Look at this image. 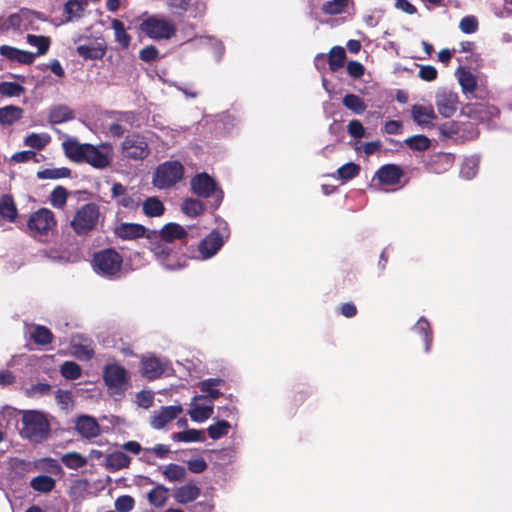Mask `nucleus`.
<instances>
[{
	"label": "nucleus",
	"instance_id": "f257e3e1",
	"mask_svg": "<svg viewBox=\"0 0 512 512\" xmlns=\"http://www.w3.org/2000/svg\"><path fill=\"white\" fill-rule=\"evenodd\" d=\"M188 236V232L178 223L170 222L165 224L160 231L150 230L147 235L148 249L153 253L156 260L166 269L175 270L185 266L177 258V253L170 244L174 240H182Z\"/></svg>",
	"mask_w": 512,
	"mask_h": 512
},
{
	"label": "nucleus",
	"instance_id": "f03ea898",
	"mask_svg": "<svg viewBox=\"0 0 512 512\" xmlns=\"http://www.w3.org/2000/svg\"><path fill=\"white\" fill-rule=\"evenodd\" d=\"M137 33L155 41L170 40L177 33L175 23L166 17L144 13L139 19Z\"/></svg>",
	"mask_w": 512,
	"mask_h": 512
},
{
	"label": "nucleus",
	"instance_id": "7ed1b4c3",
	"mask_svg": "<svg viewBox=\"0 0 512 512\" xmlns=\"http://www.w3.org/2000/svg\"><path fill=\"white\" fill-rule=\"evenodd\" d=\"M104 219L100 206L97 203L89 202L75 211L70 220V227L77 236L86 237L97 230Z\"/></svg>",
	"mask_w": 512,
	"mask_h": 512
},
{
	"label": "nucleus",
	"instance_id": "20e7f679",
	"mask_svg": "<svg viewBox=\"0 0 512 512\" xmlns=\"http://www.w3.org/2000/svg\"><path fill=\"white\" fill-rule=\"evenodd\" d=\"M21 423V436L33 443H42L50 436V422L47 415L42 411L24 410Z\"/></svg>",
	"mask_w": 512,
	"mask_h": 512
},
{
	"label": "nucleus",
	"instance_id": "39448f33",
	"mask_svg": "<svg viewBox=\"0 0 512 512\" xmlns=\"http://www.w3.org/2000/svg\"><path fill=\"white\" fill-rule=\"evenodd\" d=\"M190 190L198 198L211 199L208 201V208L212 212L219 208L224 198L221 187L206 172L197 173L191 178Z\"/></svg>",
	"mask_w": 512,
	"mask_h": 512
},
{
	"label": "nucleus",
	"instance_id": "423d86ee",
	"mask_svg": "<svg viewBox=\"0 0 512 512\" xmlns=\"http://www.w3.org/2000/svg\"><path fill=\"white\" fill-rule=\"evenodd\" d=\"M92 265L97 274L117 279L121 276L123 257L115 249L106 248L94 253Z\"/></svg>",
	"mask_w": 512,
	"mask_h": 512
},
{
	"label": "nucleus",
	"instance_id": "0eeeda50",
	"mask_svg": "<svg viewBox=\"0 0 512 512\" xmlns=\"http://www.w3.org/2000/svg\"><path fill=\"white\" fill-rule=\"evenodd\" d=\"M184 166L176 160L159 164L152 177V184L158 189H170L183 179Z\"/></svg>",
	"mask_w": 512,
	"mask_h": 512
},
{
	"label": "nucleus",
	"instance_id": "6e6552de",
	"mask_svg": "<svg viewBox=\"0 0 512 512\" xmlns=\"http://www.w3.org/2000/svg\"><path fill=\"white\" fill-rule=\"evenodd\" d=\"M57 225L54 213L47 208H40L33 212L26 225V232L32 237L46 236Z\"/></svg>",
	"mask_w": 512,
	"mask_h": 512
},
{
	"label": "nucleus",
	"instance_id": "1a4fd4ad",
	"mask_svg": "<svg viewBox=\"0 0 512 512\" xmlns=\"http://www.w3.org/2000/svg\"><path fill=\"white\" fill-rule=\"evenodd\" d=\"M121 152L127 159L141 161L148 157L150 148L142 134L132 133L128 134L121 143Z\"/></svg>",
	"mask_w": 512,
	"mask_h": 512
},
{
	"label": "nucleus",
	"instance_id": "9d476101",
	"mask_svg": "<svg viewBox=\"0 0 512 512\" xmlns=\"http://www.w3.org/2000/svg\"><path fill=\"white\" fill-rule=\"evenodd\" d=\"M103 380L110 394H123L129 380L126 369L119 364H107L103 370Z\"/></svg>",
	"mask_w": 512,
	"mask_h": 512
},
{
	"label": "nucleus",
	"instance_id": "9b49d317",
	"mask_svg": "<svg viewBox=\"0 0 512 512\" xmlns=\"http://www.w3.org/2000/svg\"><path fill=\"white\" fill-rule=\"evenodd\" d=\"M113 156V146L111 143L102 142L98 146L90 144L84 163L96 169H105L111 165Z\"/></svg>",
	"mask_w": 512,
	"mask_h": 512
},
{
	"label": "nucleus",
	"instance_id": "f8f14e48",
	"mask_svg": "<svg viewBox=\"0 0 512 512\" xmlns=\"http://www.w3.org/2000/svg\"><path fill=\"white\" fill-rule=\"evenodd\" d=\"M229 234L224 235L220 230L213 229L198 245V250L203 259L214 256L223 246L224 238H228Z\"/></svg>",
	"mask_w": 512,
	"mask_h": 512
},
{
	"label": "nucleus",
	"instance_id": "ddd939ff",
	"mask_svg": "<svg viewBox=\"0 0 512 512\" xmlns=\"http://www.w3.org/2000/svg\"><path fill=\"white\" fill-rule=\"evenodd\" d=\"M458 95L455 92L442 90L436 94L435 105L440 115L450 118L458 108Z\"/></svg>",
	"mask_w": 512,
	"mask_h": 512
},
{
	"label": "nucleus",
	"instance_id": "4468645a",
	"mask_svg": "<svg viewBox=\"0 0 512 512\" xmlns=\"http://www.w3.org/2000/svg\"><path fill=\"white\" fill-rule=\"evenodd\" d=\"M404 176V170L396 164L382 165L373 177L380 185L394 186L398 185Z\"/></svg>",
	"mask_w": 512,
	"mask_h": 512
},
{
	"label": "nucleus",
	"instance_id": "2eb2a0df",
	"mask_svg": "<svg viewBox=\"0 0 512 512\" xmlns=\"http://www.w3.org/2000/svg\"><path fill=\"white\" fill-rule=\"evenodd\" d=\"M90 143H80L76 138L67 136L62 142L65 156L72 162L84 163Z\"/></svg>",
	"mask_w": 512,
	"mask_h": 512
},
{
	"label": "nucleus",
	"instance_id": "dca6fc26",
	"mask_svg": "<svg viewBox=\"0 0 512 512\" xmlns=\"http://www.w3.org/2000/svg\"><path fill=\"white\" fill-rule=\"evenodd\" d=\"M149 231L141 224L129 222H122L114 228L115 236L121 240H136L143 237L147 239Z\"/></svg>",
	"mask_w": 512,
	"mask_h": 512
},
{
	"label": "nucleus",
	"instance_id": "f3484780",
	"mask_svg": "<svg viewBox=\"0 0 512 512\" xmlns=\"http://www.w3.org/2000/svg\"><path fill=\"white\" fill-rule=\"evenodd\" d=\"M168 365L157 357H143L141 360V374L148 380L160 378L166 371Z\"/></svg>",
	"mask_w": 512,
	"mask_h": 512
},
{
	"label": "nucleus",
	"instance_id": "a211bd4d",
	"mask_svg": "<svg viewBox=\"0 0 512 512\" xmlns=\"http://www.w3.org/2000/svg\"><path fill=\"white\" fill-rule=\"evenodd\" d=\"M183 411L180 405L163 406L158 411H155L151 418V426L154 429H162L168 423L173 421Z\"/></svg>",
	"mask_w": 512,
	"mask_h": 512
},
{
	"label": "nucleus",
	"instance_id": "6ab92c4d",
	"mask_svg": "<svg viewBox=\"0 0 512 512\" xmlns=\"http://www.w3.org/2000/svg\"><path fill=\"white\" fill-rule=\"evenodd\" d=\"M76 431L86 439H92L100 434V425L92 416H79L75 422Z\"/></svg>",
	"mask_w": 512,
	"mask_h": 512
},
{
	"label": "nucleus",
	"instance_id": "aec40b11",
	"mask_svg": "<svg viewBox=\"0 0 512 512\" xmlns=\"http://www.w3.org/2000/svg\"><path fill=\"white\" fill-rule=\"evenodd\" d=\"M0 55L7 60L30 65L35 61L36 55L32 52L18 49L9 45L0 46Z\"/></svg>",
	"mask_w": 512,
	"mask_h": 512
},
{
	"label": "nucleus",
	"instance_id": "412c9836",
	"mask_svg": "<svg viewBox=\"0 0 512 512\" xmlns=\"http://www.w3.org/2000/svg\"><path fill=\"white\" fill-rule=\"evenodd\" d=\"M225 380L222 378H208L198 383V388L204 395L196 396L195 399H218L222 393L218 387L225 385Z\"/></svg>",
	"mask_w": 512,
	"mask_h": 512
},
{
	"label": "nucleus",
	"instance_id": "4be33fe9",
	"mask_svg": "<svg viewBox=\"0 0 512 512\" xmlns=\"http://www.w3.org/2000/svg\"><path fill=\"white\" fill-rule=\"evenodd\" d=\"M18 218V209L12 195L0 196V223H14Z\"/></svg>",
	"mask_w": 512,
	"mask_h": 512
},
{
	"label": "nucleus",
	"instance_id": "5701e85b",
	"mask_svg": "<svg viewBox=\"0 0 512 512\" xmlns=\"http://www.w3.org/2000/svg\"><path fill=\"white\" fill-rule=\"evenodd\" d=\"M500 110L487 103H479L469 108V116L473 117L481 122L490 121L496 117H499Z\"/></svg>",
	"mask_w": 512,
	"mask_h": 512
},
{
	"label": "nucleus",
	"instance_id": "b1692460",
	"mask_svg": "<svg viewBox=\"0 0 512 512\" xmlns=\"http://www.w3.org/2000/svg\"><path fill=\"white\" fill-rule=\"evenodd\" d=\"M201 494V489L193 483L182 485L174 490L173 497L180 504H187L196 500Z\"/></svg>",
	"mask_w": 512,
	"mask_h": 512
},
{
	"label": "nucleus",
	"instance_id": "393cba45",
	"mask_svg": "<svg viewBox=\"0 0 512 512\" xmlns=\"http://www.w3.org/2000/svg\"><path fill=\"white\" fill-rule=\"evenodd\" d=\"M411 115L413 120L421 126L431 125L437 117L431 106L426 107L418 104L412 106Z\"/></svg>",
	"mask_w": 512,
	"mask_h": 512
},
{
	"label": "nucleus",
	"instance_id": "a878e982",
	"mask_svg": "<svg viewBox=\"0 0 512 512\" xmlns=\"http://www.w3.org/2000/svg\"><path fill=\"white\" fill-rule=\"evenodd\" d=\"M24 110L15 105H7L0 108V124L11 126L23 118Z\"/></svg>",
	"mask_w": 512,
	"mask_h": 512
},
{
	"label": "nucleus",
	"instance_id": "bb28decb",
	"mask_svg": "<svg viewBox=\"0 0 512 512\" xmlns=\"http://www.w3.org/2000/svg\"><path fill=\"white\" fill-rule=\"evenodd\" d=\"M106 465L112 471L127 468L130 465L131 458L122 451H115L106 456Z\"/></svg>",
	"mask_w": 512,
	"mask_h": 512
},
{
	"label": "nucleus",
	"instance_id": "cd10ccee",
	"mask_svg": "<svg viewBox=\"0 0 512 512\" xmlns=\"http://www.w3.org/2000/svg\"><path fill=\"white\" fill-rule=\"evenodd\" d=\"M111 27L114 30L115 41L122 49H128L131 45L132 37L127 33L124 23L119 19H113Z\"/></svg>",
	"mask_w": 512,
	"mask_h": 512
},
{
	"label": "nucleus",
	"instance_id": "c85d7f7f",
	"mask_svg": "<svg viewBox=\"0 0 512 512\" xmlns=\"http://www.w3.org/2000/svg\"><path fill=\"white\" fill-rule=\"evenodd\" d=\"M30 338L37 345L47 346L53 342L54 335L46 326L33 325Z\"/></svg>",
	"mask_w": 512,
	"mask_h": 512
},
{
	"label": "nucleus",
	"instance_id": "c756f323",
	"mask_svg": "<svg viewBox=\"0 0 512 512\" xmlns=\"http://www.w3.org/2000/svg\"><path fill=\"white\" fill-rule=\"evenodd\" d=\"M453 162L452 156L448 153L438 152L431 156L428 165L436 173L447 170Z\"/></svg>",
	"mask_w": 512,
	"mask_h": 512
},
{
	"label": "nucleus",
	"instance_id": "7c9ffc66",
	"mask_svg": "<svg viewBox=\"0 0 512 512\" xmlns=\"http://www.w3.org/2000/svg\"><path fill=\"white\" fill-rule=\"evenodd\" d=\"M346 60L345 49L341 46H334L328 53V65L331 72H337L344 66Z\"/></svg>",
	"mask_w": 512,
	"mask_h": 512
},
{
	"label": "nucleus",
	"instance_id": "2f4dec72",
	"mask_svg": "<svg viewBox=\"0 0 512 512\" xmlns=\"http://www.w3.org/2000/svg\"><path fill=\"white\" fill-rule=\"evenodd\" d=\"M182 212L192 218L202 215L205 210V204L196 198H186L181 205Z\"/></svg>",
	"mask_w": 512,
	"mask_h": 512
},
{
	"label": "nucleus",
	"instance_id": "473e14b6",
	"mask_svg": "<svg viewBox=\"0 0 512 512\" xmlns=\"http://www.w3.org/2000/svg\"><path fill=\"white\" fill-rule=\"evenodd\" d=\"M413 330L423 337L425 351L429 352L433 340V332L429 321L421 317L413 326Z\"/></svg>",
	"mask_w": 512,
	"mask_h": 512
},
{
	"label": "nucleus",
	"instance_id": "72a5a7b5",
	"mask_svg": "<svg viewBox=\"0 0 512 512\" xmlns=\"http://www.w3.org/2000/svg\"><path fill=\"white\" fill-rule=\"evenodd\" d=\"M75 115L72 109L66 105H58L50 111L49 120L53 124H60L74 119Z\"/></svg>",
	"mask_w": 512,
	"mask_h": 512
},
{
	"label": "nucleus",
	"instance_id": "f704fd0d",
	"mask_svg": "<svg viewBox=\"0 0 512 512\" xmlns=\"http://www.w3.org/2000/svg\"><path fill=\"white\" fill-rule=\"evenodd\" d=\"M55 480L47 475H38L30 481V487L40 493H49L55 488Z\"/></svg>",
	"mask_w": 512,
	"mask_h": 512
},
{
	"label": "nucleus",
	"instance_id": "c9c22d12",
	"mask_svg": "<svg viewBox=\"0 0 512 512\" xmlns=\"http://www.w3.org/2000/svg\"><path fill=\"white\" fill-rule=\"evenodd\" d=\"M343 105L355 114H362L367 109V105L360 96L348 93L342 99Z\"/></svg>",
	"mask_w": 512,
	"mask_h": 512
},
{
	"label": "nucleus",
	"instance_id": "e433bc0d",
	"mask_svg": "<svg viewBox=\"0 0 512 512\" xmlns=\"http://www.w3.org/2000/svg\"><path fill=\"white\" fill-rule=\"evenodd\" d=\"M35 469L41 470L56 476H61L64 472L61 465L54 458H41L35 462Z\"/></svg>",
	"mask_w": 512,
	"mask_h": 512
},
{
	"label": "nucleus",
	"instance_id": "4c0bfd02",
	"mask_svg": "<svg viewBox=\"0 0 512 512\" xmlns=\"http://www.w3.org/2000/svg\"><path fill=\"white\" fill-rule=\"evenodd\" d=\"M169 490L162 484L156 485L148 493V501L151 505L159 508L163 507L168 499Z\"/></svg>",
	"mask_w": 512,
	"mask_h": 512
},
{
	"label": "nucleus",
	"instance_id": "58836bf2",
	"mask_svg": "<svg viewBox=\"0 0 512 512\" xmlns=\"http://www.w3.org/2000/svg\"><path fill=\"white\" fill-rule=\"evenodd\" d=\"M62 463L69 469H80L87 464V459L79 452H68L62 455Z\"/></svg>",
	"mask_w": 512,
	"mask_h": 512
},
{
	"label": "nucleus",
	"instance_id": "ea45409f",
	"mask_svg": "<svg viewBox=\"0 0 512 512\" xmlns=\"http://www.w3.org/2000/svg\"><path fill=\"white\" fill-rule=\"evenodd\" d=\"M162 475L170 482H181L186 477V470L181 465L170 463L162 470Z\"/></svg>",
	"mask_w": 512,
	"mask_h": 512
},
{
	"label": "nucleus",
	"instance_id": "a19ab883",
	"mask_svg": "<svg viewBox=\"0 0 512 512\" xmlns=\"http://www.w3.org/2000/svg\"><path fill=\"white\" fill-rule=\"evenodd\" d=\"M165 211L163 203L156 197H149L143 203V212L149 217H159Z\"/></svg>",
	"mask_w": 512,
	"mask_h": 512
},
{
	"label": "nucleus",
	"instance_id": "79ce46f5",
	"mask_svg": "<svg viewBox=\"0 0 512 512\" xmlns=\"http://www.w3.org/2000/svg\"><path fill=\"white\" fill-rule=\"evenodd\" d=\"M348 4L349 0H329L322 5L321 11L325 15H339L347 10Z\"/></svg>",
	"mask_w": 512,
	"mask_h": 512
},
{
	"label": "nucleus",
	"instance_id": "37998d69",
	"mask_svg": "<svg viewBox=\"0 0 512 512\" xmlns=\"http://www.w3.org/2000/svg\"><path fill=\"white\" fill-rule=\"evenodd\" d=\"M71 175V170L68 167L61 168H47L37 172L38 179H60L68 178Z\"/></svg>",
	"mask_w": 512,
	"mask_h": 512
},
{
	"label": "nucleus",
	"instance_id": "c03bdc74",
	"mask_svg": "<svg viewBox=\"0 0 512 512\" xmlns=\"http://www.w3.org/2000/svg\"><path fill=\"white\" fill-rule=\"evenodd\" d=\"M27 42L37 47V53L35 55H44L49 50L51 40L48 36L28 34Z\"/></svg>",
	"mask_w": 512,
	"mask_h": 512
},
{
	"label": "nucleus",
	"instance_id": "a18cd8bd",
	"mask_svg": "<svg viewBox=\"0 0 512 512\" xmlns=\"http://www.w3.org/2000/svg\"><path fill=\"white\" fill-rule=\"evenodd\" d=\"M405 144L411 149L415 151H425L427 150L430 145L431 141L428 137L425 135L419 134L414 135L405 140Z\"/></svg>",
	"mask_w": 512,
	"mask_h": 512
},
{
	"label": "nucleus",
	"instance_id": "49530a36",
	"mask_svg": "<svg viewBox=\"0 0 512 512\" xmlns=\"http://www.w3.org/2000/svg\"><path fill=\"white\" fill-rule=\"evenodd\" d=\"M61 375L67 380H76L81 376L82 370L78 363L65 361L60 367Z\"/></svg>",
	"mask_w": 512,
	"mask_h": 512
},
{
	"label": "nucleus",
	"instance_id": "de8ad7c7",
	"mask_svg": "<svg viewBox=\"0 0 512 512\" xmlns=\"http://www.w3.org/2000/svg\"><path fill=\"white\" fill-rule=\"evenodd\" d=\"M68 195L69 193L65 187L56 186L50 195L51 205L55 208H63L66 205Z\"/></svg>",
	"mask_w": 512,
	"mask_h": 512
},
{
	"label": "nucleus",
	"instance_id": "09e8293b",
	"mask_svg": "<svg viewBox=\"0 0 512 512\" xmlns=\"http://www.w3.org/2000/svg\"><path fill=\"white\" fill-rule=\"evenodd\" d=\"M230 423L226 420H219L215 424L207 428L208 435L211 439L217 440L228 434Z\"/></svg>",
	"mask_w": 512,
	"mask_h": 512
},
{
	"label": "nucleus",
	"instance_id": "8fccbe9b",
	"mask_svg": "<svg viewBox=\"0 0 512 512\" xmlns=\"http://www.w3.org/2000/svg\"><path fill=\"white\" fill-rule=\"evenodd\" d=\"M203 432L196 429H188L182 432H177L172 435V439L177 442H197L203 441Z\"/></svg>",
	"mask_w": 512,
	"mask_h": 512
},
{
	"label": "nucleus",
	"instance_id": "3c124183",
	"mask_svg": "<svg viewBox=\"0 0 512 512\" xmlns=\"http://www.w3.org/2000/svg\"><path fill=\"white\" fill-rule=\"evenodd\" d=\"M25 92V87L16 82L0 83V94L6 97H19Z\"/></svg>",
	"mask_w": 512,
	"mask_h": 512
},
{
	"label": "nucleus",
	"instance_id": "603ef678",
	"mask_svg": "<svg viewBox=\"0 0 512 512\" xmlns=\"http://www.w3.org/2000/svg\"><path fill=\"white\" fill-rule=\"evenodd\" d=\"M459 83L464 93H474L477 89V81L470 71L462 70L459 75Z\"/></svg>",
	"mask_w": 512,
	"mask_h": 512
},
{
	"label": "nucleus",
	"instance_id": "864d4df0",
	"mask_svg": "<svg viewBox=\"0 0 512 512\" xmlns=\"http://www.w3.org/2000/svg\"><path fill=\"white\" fill-rule=\"evenodd\" d=\"M50 137L48 135H39L37 133H31L24 139V144L36 150H42L48 143Z\"/></svg>",
	"mask_w": 512,
	"mask_h": 512
},
{
	"label": "nucleus",
	"instance_id": "5fc2aeb1",
	"mask_svg": "<svg viewBox=\"0 0 512 512\" xmlns=\"http://www.w3.org/2000/svg\"><path fill=\"white\" fill-rule=\"evenodd\" d=\"M359 172L360 166L353 162L346 163L337 170L338 177L345 181L355 178Z\"/></svg>",
	"mask_w": 512,
	"mask_h": 512
},
{
	"label": "nucleus",
	"instance_id": "6e6d98bb",
	"mask_svg": "<svg viewBox=\"0 0 512 512\" xmlns=\"http://www.w3.org/2000/svg\"><path fill=\"white\" fill-rule=\"evenodd\" d=\"M76 51L79 56L89 60L101 59L105 53L104 50L90 45H80L76 48Z\"/></svg>",
	"mask_w": 512,
	"mask_h": 512
},
{
	"label": "nucleus",
	"instance_id": "4d7b16f0",
	"mask_svg": "<svg viewBox=\"0 0 512 512\" xmlns=\"http://www.w3.org/2000/svg\"><path fill=\"white\" fill-rule=\"evenodd\" d=\"M213 414V406L197 405L189 412L191 419L195 422H204Z\"/></svg>",
	"mask_w": 512,
	"mask_h": 512
},
{
	"label": "nucleus",
	"instance_id": "13d9d810",
	"mask_svg": "<svg viewBox=\"0 0 512 512\" xmlns=\"http://www.w3.org/2000/svg\"><path fill=\"white\" fill-rule=\"evenodd\" d=\"M139 58L146 63L160 59L159 49L155 45H147L139 51Z\"/></svg>",
	"mask_w": 512,
	"mask_h": 512
},
{
	"label": "nucleus",
	"instance_id": "bf43d9fd",
	"mask_svg": "<svg viewBox=\"0 0 512 512\" xmlns=\"http://www.w3.org/2000/svg\"><path fill=\"white\" fill-rule=\"evenodd\" d=\"M478 20L475 16H466L459 23L460 30L465 34H472L478 30Z\"/></svg>",
	"mask_w": 512,
	"mask_h": 512
},
{
	"label": "nucleus",
	"instance_id": "052dcab7",
	"mask_svg": "<svg viewBox=\"0 0 512 512\" xmlns=\"http://www.w3.org/2000/svg\"><path fill=\"white\" fill-rule=\"evenodd\" d=\"M135 505V500L129 495L119 496L115 501V508L118 512H130Z\"/></svg>",
	"mask_w": 512,
	"mask_h": 512
},
{
	"label": "nucleus",
	"instance_id": "680f3d73",
	"mask_svg": "<svg viewBox=\"0 0 512 512\" xmlns=\"http://www.w3.org/2000/svg\"><path fill=\"white\" fill-rule=\"evenodd\" d=\"M55 398L62 409H68L73 404V396L69 390L58 389Z\"/></svg>",
	"mask_w": 512,
	"mask_h": 512
},
{
	"label": "nucleus",
	"instance_id": "e2e57ef3",
	"mask_svg": "<svg viewBox=\"0 0 512 512\" xmlns=\"http://www.w3.org/2000/svg\"><path fill=\"white\" fill-rule=\"evenodd\" d=\"M347 131L350 136L360 139L365 135V129L359 120H351L348 123Z\"/></svg>",
	"mask_w": 512,
	"mask_h": 512
},
{
	"label": "nucleus",
	"instance_id": "0e129e2a",
	"mask_svg": "<svg viewBox=\"0 0 512 512\" xmlns=\"http://www.w3.org/2000/svg\"><path fill=\"white\" fill-rule=\"evenodd\" d=\"M347 73L352 78L359 79L364 75L365 68L360 62L352 60L347 64Z\"/></svg>",
	"mask_w": 512,
	"mask_h": 512
},
{
	"label": "nucleus",
	"instance_id": "69168bd1",
	"mask_svg": "<svg viewBox=\"0 0 512 512\" xmlns=\"http://www.w3.org/2000/svg\"><path fill=\"white\" fill-rule=\"evenodd\" d=\"M419 77L424 81H434L437 78V69L432 65H424L420 67Z\"/></svg>",
	"mask_w": 512,
	"mask_h": 512
},
{
	"label": "nucleus",
	"instance_id": "338daca9",
	"mask_svg": "<svg viewBox=\"0 0 512 512\" xmlns=\"http://www.w3.org/2000/svg\"><path fill=\"white\" fill-rule=\"evenodd\" d=\"M51 390V386L48 383H37L32 385L28 389V395L31 397L47 395Z\"/></svg>",
	"mask_w": 512,
	"mask_h": 512
},
{
	"label": "nucleus",
	"instance_id": "774afa93",
	"mask_svg": "<svg viewBox=\"0 0 512 512\" xmlns=\"http://www.w3.org/2000/svg\"><path fill=\"white\" fill-rule=\"evenodd\" d=\"M137 403L140 407L149 408L153 405V394L150 391H140L136 395Z\"/></svg>",
	"mask_w": 512,
	"mask_h": 512
}]
</instances>
